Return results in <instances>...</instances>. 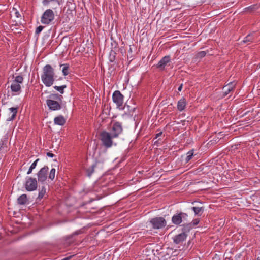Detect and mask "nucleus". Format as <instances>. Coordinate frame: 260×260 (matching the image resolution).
I'll use <instances>...</instances> for the list:
<instances>
[{"label":"nucleus","instance_id":"a878e982","mask_svg":"<svg viewBox=\"0 0 260 260\" xmlns=\"http://www.w3.org/2000/svg\"><path fill=\"white\" fill-rule=\"evenodd\" d=\"M56 170L54 168H52L49 173V178L51 180H53L55 178Z\"/></svg>","mask_w":260,"mask_h":260},{"label":"nucleus","instance_id":"f03ea898","mask_svg":"<svg viewBox=\"0 0 260 260\" xmlns=\"http://www.w3.org/2000/svg\"><path fill=\"white\" fill-rule=\"evenodd\" d=\"M62 96L58 94H52L46 100V104L52 111H57L61 109Z\"/></svg>","mask_w":260,"mask_h":260},{"label":"nucleus","instance_id":"f8f14e48","mask_svg":"<svg viewBox=\"0 0 260 260\" xmlns=\"http://www.w3.org/2000/svg\"><path fill=\"white\" fill-rule=\"evenodd\" d=\"M171 62L170 56H165L158 62L157 68L161 70L165 69V67L168 63Z\"/></svg>","mask_w":260,"mask_h":260},{"label":"nucleus","instance_id":"393cba45","mask_svg":"<svg viewBox=\"0 0 260 260\" xmlns=\"http://www.w3.org/2000/svg\"><path fill=\"white\" fill-rule=\"evenodd\" d=\"M50 2H55L58 6L60 5L58 0H43L42 3L44 6H47Z\"/></svg>","mask_w":260,"mask_h":260},{"label":"nucleus","instance_id":"72a5a7b5","mask_svg":"<svg viewBox=\"0 0 260 260\" xmlns=\"http://www.w3.org/2000/svg\"><path fill=\"white\" fill-rule=\"evenodd\" d=\"M33 170H34V169L32 168L31 167H30L27 172V174L29 175V174H31Z\"/></svg>","mask_w":260,"mask_h":260},{"label":"nucleus","instance_id":"1a4fd4ad","mask_svg":"<svg viewBox=\"0 0 260 260\" xmlns=\"http://www.w3.org/2000/svg\"><path fill=\"white\" fill-rule=\"evenodd\" d=\"M112 100L117 108H120L122 106L123 104V95L119 90H116L113 92Z\"/></svg>","mask_w":260,"mask_h":260},{"label":"nucleus","instance_id":"2eb2a0df","mask_svg":"<svg viewBox=\"0 0 260 260\" xmlns=\"http://www.w3.org/2000/svg\"><path fill=\"white\" fill-rule=\"evenodd\" d=\"M187 102L186 99L184 98H182L180 100H179L177 102V110L179 112H181L183 111L186 106Z\"/></svg>","mask_w":260,"mask_h":260},{"label":"nucleus","instance_id":"58836bf2","mask_svg":"<svg viewBox=\"0 0 260 260\" xmlns=\"http://www.w3.org/2000/svg\"><path fill=\"white\" fill-rule=\"evenodd\" d=\"M80 233H81V232H80V231H79V232H75L74 234H75V235H78V234H80Z\"/></svg>","mask_w":260,"mask_h":260},{"label":"nucleus","instance_id":"4468645a","mask_svg":"<svg viewBox=\"0 0 260 260\" xmlns=\"http://www.w3.org/2000/svg\"><path fill=\"white\" fill-rule=\"evenodd\" d=\"M235 87V83L234 82H230L228 85L223 88V96L224 97L228 95L234 89Z\"/></svg>","mask_w":260,"mask_h":260},{"label":"nucleus","instance_id":"c756f323","mask_svg":"<svg viewBox=\"0 0 260 260\" xmlns=\"http://www.w3.org/2000/svg\"><path fill=\"white\" fill-rule=\"evenodd\" d=\"M95 165H92L90 168L87 170L88 175L90 176L91 174L94 172Z\"/></svg>","mask_w":260,"mask_h":260},{"label":"nucleus","instance_id":"dca6fc26","mask_svg":"<svg viewBox=\"0 0 260 260\" xmlns=\"http://www.w3.org/2000/svg\"><path fill=\"white\" fill-rule=\"evenodd\" d=\"M54 122L56 125L62 126L66 123V119L63 116L59 115L54 118Z\"/></svg>","mask_w":260,"mask_h":260},{"label":"nucleus","instance_id":"412c9836","mask_svg":"<svg viewBox=\"0 0 260 260\" xmlns=\"http://www.w3.org/2000/svg\"><path fill=\"white\" fill-rule=\"evenodd\" d=\"M194 154V150H191L186 153V156L185 158V161L186 163L188 162L192 158Z\"/></svg>","mask_w":260,"mask_h":260},{"label":"nucleus","instance_id":"b1692460","mask_svg":"<svg viewBox=\"0 0 260 260\" xmlns=\"http://www.w3.org/2000/svg\"><path fill=\"white\" fill-rule=\"evenodd\" d=\"M53 87L60 93L63 94L64 93V89L66 88V85H62L60 86H54Z\"/></svg>","mask_w":260,"mask_h":260},{"label":"nucleus","instance_id":"7ed1b4c3","mask_svg":"<svg viewBox=\"0 0 260 260\" xmlns=\"http://www.w3.org/2000/svg\"><path fill=\"white\" fill-rule=\"evenodd\" d=\"M23 82V77L21 75L17 76L12 81L11 85V90L12 92L16 93V95H18L21 92V84Z\"/></svg>","mask_w":260,"mask_h":260},{"label":"nucleus","instance_id":"f257e3e1","mask_svg":"<svg viewBox=\"0 0 260 260\" xmlns=\"http://www.w3.org/2000/svg\"><path fill=\"white\" fill-rule=\"evenodd\" d=\"M55 76L54 70L51 65L47 64L43 68L41 80L46 87H50L53 84Z\"/></svg>","mask_w":260,"mask_h":260},{"label":"nucleus","instance_id":"f3484780","mask_svg":"<svg viewBox=\"0 0 260 260\" xmlns=\"http://www.w3.org/2000/svg\"><path fill=\"white\" fill-rule=\"evenodd\" d=\"M11 115L7 119V121H10L14 119L17 113V107H11L9 109Z\"/></svg>","mask_w":260,"mask_h":260},{"label":"nucleus","instance_id":"39448f33","mask_svg":"<svg viewBox=\"0 0 260 260\" xmlns=\"http://www.w3.org/2000/svg\"><path fill=\"white\" fill-rule=\"evenodd\" d=\"M55 15L53 11L50 9H47L43 13L41 17V22L42 24L49 25L54 19Z\"/></svg>","mask_w":260,"mask_h":260},{"label":"nucleus","instance_id":"473e14b6","mask_svg":"<svg viewBox=\"0 0 260 260\" xmlns=\"http://www.w3.org/2000/svg\"><path fill=\"white\" fill-rule=\"evenodd\" d=\"M39 160V159H37L31 165L30 167L34 169L36 167L37 162Z\"/></svg>","mask_w":260,"mask_h":260},{"label":"nucleus","instance_id":"9b49d317","mask_svg":"<svg viewBox=\"0 0 260 260\" xmlns=\"http://www.w3.org/2000/svg\"><path fill=\"white\" fill-rule=\"evenodd\" d=\"M49 168L48 166H44L37 173V175L38 177V181L40 182H44L46 181L47 177V172Z\"/></svg>","mask_w":260,"mask_h":260},{"label":"nucleus","instance_id":"f704fd0d","mask_svg":"<svg viewBox=\"0 0 260 260\" xmlns=\"http://www.w3.org/2000/svg\"><path fill=\"white\" fill-rule=\"evenodd\" d=\"M33 170H34V169L32 168L31 167H30L27 172V174L29 175V174H31Z\"/></svg>","mask_w":260,"mask_h":260},{"label":"nucleus","instance_id":"9d476101","mask_svg":"<svg viewBox=\"0 0 260 260\" xmlns=\"http://www.w3.org/2000/svg\"><path fill=\"white\" fill-rule=\"evenodd\" d=\"M122 132V127L121 123L119 122H116L113 124L110 134L112 135L113 137L116 138L119 136Z\"/></svg>","mask_w":260,"mask_h":260},{"label":"nucleus","instance_id":"aec40b11","mask_svg":"<svg viewBox=\"0 0 260 260\" xmlns=\"http://www.w3.org/2000/svg\"><path fill=\"white\" fill-rule=\"evenodd\" d=\"M191 209L192 211H193L195 215L201 216L204 211V208L203 207H192Z\"/></svg>","mask_w":260,"mask_h":260},{"label":"nucleus","instance_id":"bb28decb","mask_svg":"<svg viewBox=\"0 0 260 260\" xmlns=\"http://www.w3.org/2000/svg\"><path fill=\"white\" fill-rule=\"evenodd\" d=\"M207 52L206 51H201L197 53L196 55L197 58H202L206 56Z\"/></svg>","mask_w":260,"mask_h":260},{"label":"nucleus","instance_id":"ea45409f","mask_svg":"<svg viewBox=\"0 0 260 260\" xmlns=\"http://www.w3.org/2000/svg\"><path fill=\"white\" fill-rule=\"evenodd\" d=\"M257 260H259V257H258V258H257Z\"/></svg>","mask_w":260,"mask_h":260},{"label":"nucleus","instance_id":"c85d7f7f","mask_svg":"<svg viewBox=\"0 0 260 260\" xmlns=\"http://www.w3.org/2000/svg\"><path fill=\"white\" fill-rule=\"evenodd\" d=\"M11 13H13V14L17 17L19 18L21 17V15L19 13V11L15 8H13Z\"/></svg>","mask_w":260,"mask_h":260},{"label":"nucleus","instance_id":"2f4dec72","mask_svg":"<svg viewBox=\"0 0 260 260\" xmlns=\"http://www.w3.org/2000/svg\"><path fill=\"white\" fill-rule=\"evenodd\" d=\"M199 222H200V220L199 219H195L193 220V221L191 222L190 224L192 226H195L199 224Z\"/></svg>","mask_w":260,"mask_h":260},{"label":"nucleus","instance_id":"423d86ee","mask_svg":"<svg viewBox=\"0 0 260 260\" xmlns=\"http://www.w3.org/2000/svg\"><path fill=\"white\" fill-rule=\"evenodd\" d=\"M153 229H162L166 225V221L162 217H158L152 218L149 221Z\"/></svg>","mask_w":260,"mask_h":260},{"label":"nucleus","instance_id":"0eeeda50","mask_svg":"<svg viewBox=\"0 0 260 260\" xmlns=\"http://www.w3.org/2000/svg\"><path fill=\"white\" fill-rule=\"evenodd\" d=\"M24 186L26 190L28 191L36 190L38 187V182L36 179L30 177H27Z\"/></svg>","mask_w":260,"mask_h":260},{"label":"nucleus","instance_id":"4be33fe9","mask_svg":"<svg viewBox=\"0 0 260 260\" xmlns=\"http://www.w3.org/2000/svg\"><path fill=\"white\" fill-rule=\"evenodd\" d=\"M62 66V73L63 75L66 76L69 74V65L67 63L61 64L60 67Z\"/></svg>","mask_w":260,"mask_h":260},{"label":"nucleus","instance_id":"4c0bfd02","mask_svg":"<svg viewBox=\"0 0 260 260\" xmlns=\"http://www.w3.org/2000/svg\"><path fill=\"white\" fill-rule=\"evenodd\" d=\"M162 134V132H160L158 134H156V138H158V137H159Z\"/></svg>","mask_w":260,"mask_h":260},{"label":"nucleus","instance_id":"ddd939ff","mask_svg":"<svg viewBox=\"0 0 260 260\" xmlns=\"http://www.w3.org/2000/svg\"><path fill=\"white\" fill-rule=\"evenodd\" d=\"M186 237L187 235L185 233H180L173 237V242L177 244H179L185 241Z\"/></svg>","mask_w":260,"mask_h":260},{"label":"nucleus","instance_id":"20e7f679","mask_svg":"<svg viewBox=\"0 0 260 260\" xmlns=\"http://www.w3.org/2000/svg\"><path fill=\"white\" fill-rule=\"evenodd\" d=\"M114 138L110 133L106 131L101 132L100 134V140L103 146L107 148L111 147L113 145L112 139Z\"/></svg>","mask_w":260,"mask_h":260},{"label":"nucleus","instance_id":"c9c22d12","mask_svg":"<svg viewBox=\"0 0 260 260\" xmlns=\"http://www.w3.org/2000/svg\"><path fill=\"white\" fill-rule=\"evenodd\" d=\"M47 155L48 156L50 157H53L54 156V155L53 153H51V152H48L47 153Z\"/></svg>","mask_w":260,"mask_h":260},{"label":"nucleus","instance_id":"6ab92c4d","mask_svg":"<svg viewBox=\"0 0 260 260\" xmlns=\"http://www.w3.org/2000/svg\"><path fill=\"white\" fill-rule=\"evenodd\" d=\"M28 202V199L26 194H21L17 199V203L19 205H24Z\"/></svg>","mask_w":260,"mask_h":260},{"label":"nucleus","instance_id":"e433bc0d","mask_svg":"<svg viewBox=\"0 0 260 260\" xmlns=\"http://www.w3.org/2000/svg\"><path fill=\"white\" fill-rule=\"evenodd\" d=\"M182 86H183L182 84H181L178 88V90L179 91H181L182 89Z\"/></svg>","mask_w":260,"mask_h":260},{"label":"nucleus","instance_id":"a211bd4d","mask_svg":"<svg viewBox=\"0 0 260 260\" xmlns=\"http://www.w3.org/2000/svg\"><path fill=\"white\" fill-rule=\"evenodd\" d=\"M255 38L254 34H249L244 38L243 40L242 41L241 43L249 44L250 42H254L255 41Z\"/></svg>","mask_w":260,"mask_h":260},{"label":"nucleus","instance_id":"cd10ccee","mask_svg":"<svg viewBox=\"0 0 260 260\" xmlns=\"http://www.w3.org/2000/svg\"><path fill=\"white\" fill-rule=\"evenodd\" d=\"M256 9V7L254 5H252L249 7H246L245 8V12H251L253 10H254Z\"/></svg>","mask_w":260,"mask_h":260},{"label":"nucleus","instance_id":"7c9ffc66","mask_svg":"<svg viewBox=\"0 0 260 260\" xmlns=\"http://www.w3.org/2000/svg\"><path fill=\"white\" fill-rule=\"evenodd\" d=\"M43 28H44V26H41V25L37 27L36 29L35 33L38 35L42 31V30L43 29Z\"/></svg>","mask_w":260,"mask_h":260},{"label":"nucleus","instance_id":"5701e85b","mask_svg":"<svg viewBox=\"0 0 260 260\" xmlns=\"http://www.w3.org/2000/svg\"><path fill=\"white\" fill-rule=\"evenodd\" d=\"M45 193H46V188H45L44 186H43L41 188V189L39 191L38 198L40 200L42 199Z\"/></svg>","mask_w":260,"mask_h":260},{"label":"nucleus","instance_id":"6e6552de","mask_svg":"<svg viewBox=\"0 0 260 260\" xmlns=\"http://www.w3.org/2000/svg\"><path fill=\"white\" fill-rule=\"evenodd\" d=\"M188 215L186 213L180 212L173 216L172 222L175 225H179L182 222L186 221Z\"/></svg>","mask_w":260,"mask_h":260}]
</instances>
